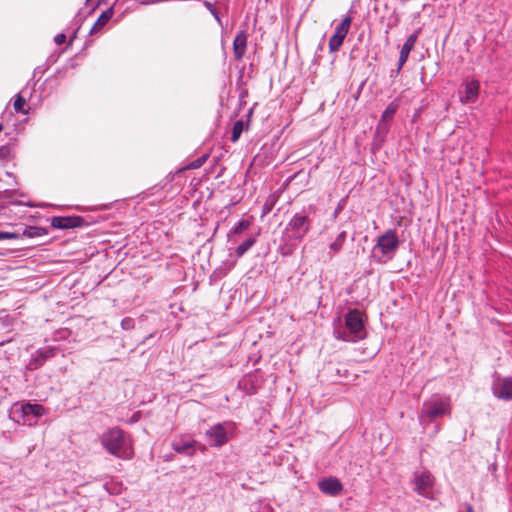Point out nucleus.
Masks as SVG:
<instances>
[{"instance_id": "1", "label": "nucleus", "mask_w": 512, "mask_h": 512, "mask_svg": "<svg viewBox=\"0 0 512 512\" xmlns=\"http://www.w3.org/2000/svg\"><path fill=\"white\" fill-rule=\"evenodd\" d=\"M102 447L111 455L121 459H131L134 455L132 439L129 434L113 427L100 436Z\"/></svg>"}, {"instance_id": "2", "label": "nucleus", "mask_w": 512, "mask_h": 512, "mask_svg": "<svg viewBox=\"0 0 512 512\" xmlns=\"http://www.w3.org/2000/svg\"><path fill=\"white\" fill-rule=\"evenodd\" d=\"M345 328H334L333 335L336 339L345 342H358L366 337L362 313L357 309L349 310L345 317Z\"/></svg>"}, {"instance_id": "3", "label": "nucleus", "mask_w": 512, "mask_h": 512, "mask_svg": "<svg viewBox=\"0 0 512 512\" xmlns=\"http://www.w3.org/2000/svg\"><path fill=\"white\" fill-rule=\"evenodd\" d=\"M399 245L397 232L394 229H388L377 238L372 248V258L378 263H386L394 257Z\"/></svg>"}, {"instance_id": "4", "label": "nucleus", "mask_w": 512, "mask_h": 512, "mask_svg": "<svg viewBox=\"0 0 512 512\" xmlns=\"http://www.w3.org/2000/svg\"><path fill=\"white\" fill-rule=\"evenodd\" d=\"M450 412V398L435 394L424 401L419 414V421L427 425L444 415L450 414Z\"/></svg>"}, {"instance_id": "5", "label": "nucleus", "mask_w": 512, "mask_h": 512, "mask_svg": "<svg viewBox=\"0 0 512 512\" xmlns=\"http://www.w3.org/2000/svg\"><path fill=\"white\" fill-rule=\"evenodd\" d=\"M45 413V408L40 404H14L9 412V418L17 424L33 426Z\"/></svg>"}, {"instance_id": "6", "label": "nucleus", "mask_w": 512, "mask_h": 512, "mask_svg": "<svg viewBox=\"0 0 512 512\" xmlns=\"http://www.w3.org/2000/svg\"><path fill=\"white\" fill-rule=\"evenodd\" d=\"M311 228V219L305 211L295 213L287 225L285 226L282 234L288 240L301 242Z\"/></svg>"}, {"instance_id": "7", "label": "nucleus", "mask_w": 512, "mask_h": 512, "mask_svg": "<svg viewBox=\"0 0 512 512\" xmlns=\"http://www.w3.org/2000/svg\"><path fill=\"white\" fill-rule=\"evenodd\" d=\"M414 491L429 500L435 499V477L427 469L417 470L413 474Z\"/></svg>"}, {"instance_id": "8", "label": "nucleus", "mask_w": 512, "mask_h": 512, "mask_svg": "<svg viewBox=\"0 0 512 512\" xmlns=\"http://www.w3.org/2000/svg\"><path fill=\"white\" fill-rule=\"evenodd\" d=\"M235 428L233 422L217 423L211 426L206 432V440L212 447H221L225 445L231 438V434Z\"/></svg>"}, {"instance_id": "9", "label": "nucleus", "mask_w": 512, "mask_h": 512, "mask_svg": "<svg viewBox=\"0 0 512 512\" xmlns=\"http://www.w3.org/2000/svg\"><path fill=\"white\" fill-rule=\"evenodd\" d=\"M351 23L352 17L350 15H346L341 22L337 24L335 27V33L329 39L330 52H335L341 47L350 30Z\"/></svg>"}, {"instance_id": "10", "label": "nucleus", "mask_w": 512, "mask_h": 512, "mask_svg": "<svg viewBox=\"0 0 512 512\" xmlns=\"http://www.w3.org/2000/svg\"><path fill=\"white\" fill-rule=\"evenodd\" d=\"M59 349L55 346H45L37 349L32 355L27 364L28 370H37L41 368L45 362L53 357H55L58 353Z\"/></svg>"}, {"instance_id": "11", "label": "nucleus", "mask_w": 512, "mask_h": 512, "mask_svg": "<svg viewBox=\"0 0 512 512\" xmlns=\"http://www.w3.org/2000/svg\"><path fill=\"white\" fill-rule=\"evenodd\" d=\"M493 394L498 399L505 401L512 400V378H497L493 382L492 386Z\"/></svg>"}, {"instance_id": "12", "label": "nucleus", "mask_w": 512, "mask_h": 512, "mask_svg": "<svg viewBox=\"0 0 512 512\" xmlns=\"http://www.w3.org/2000/svg\"><path fill=\"white\" fill-rule=\"evenodd\" d=\"M463 90L459 91V98L463 104L475 103L478 99L480 83L478 80L465 81Z\"/></svg>"}, {"instance_id": "13", "label": "nucleus", "mask_w": 512, "mask_h": 512, "mask_svg": "<svg viewBox=\"0 0 512 512\" xmlns=\"http://www.w3.org/2000/svg\"><path fill=\"white\" fill-rule=\"evenodd\" d=\"M318 488L325 495L337 496L343 491V484L336 477H328L318 482Z\"/></svg>"}, {"instance_id": "14", "label": "nucleus", "mask_w": 512, "mask_h": 512, "mask_svg": "<svg viewBox=\"0 0 512 512\" xmlns=\"http://www.w3.org/2000/svg\"><path fill=\"white\" fill-rule=\"evenodd\" d=\"M84 219L81 216H56L51 220V226L55 229H70L82 226Z\"/></svg>"}, {"instance_id": "15", "label": "nucleus", "mask_w": 512, "mask_h": 512, "mask_svg": "<svg viewBox=\"0 0 512 512\" xmlns=\"http://www.w3.org/2000/svg\"><path fill=\"white\" fill-rule=\"evenodd\" d=\"M416 41H417V35L416 34H411L406 39L405 43L403 44V46H402V48L400 50L398 67L396 69V73L397 74L400 73L403 65L407 62L409 54L412 51V49L414 48V46L416 44Z\"/></svg>"}, {"instance_id": "16", "label": "nucleus", "mask_w": 512, "mask_h": 512, "mask_svg": "<svg viewBox=\"0 0 512 512\" xmlns=\"http://www.w3.org/2000/svg\"><path fill=\"white\" fill-rule=\"evenodd\" d=\"M195 440H193L190 437L181 436L178 438H175L172 441V448L175 452L179 454H192V449L195 446Z\"/></svg>"}, {"instance_id": "17", "label": "nucleus", "mask_w": 512, "mask_h": 512, "mask_svg": "<svg viewBox=\"0 0 512 512\" xmlns=\"http://www.w3.org/2000/svg\"><path fill=\"white\" fill-rule=\"evenodd\" d=\"M247 49V34L244 30L239 31L233 41V52L236 60H241Z\"/></svg>"}, {"instance_id": "18", "label": "nucleus", "mask_w": 512, "mask_h": 512, "mask_svg": "<svg viewBox=\"0 0 512 512\" xmlns=\"http://www.w3.org/2000/svg\"><path fill=\"white\" fill-rule=\"evenodd\" d=\"M347 239V232L342 230L336 236V238L329 244L328 256L329 258H333L337 255L343 248Z\"/></svg>"}, {"instance_id": "19", "label": "nucleus", "mask_w": 512, "mask_h": 512, "mask_svg": "<svg viewBox=\"0 0 512 512\" xmlns=\"http://www.w3.org/2000/svg\"><path fill=\"white\" fill-rule=\"evenodd\" d=\"M114 10L112 7L106 9L101 13L97 21L94 23L93 27L90 30V34L97 33L100 29H102L109 20L113 17Z\"/></svg>"}, {"instance_id": "20", "label": "nucleus", "mask_w": 512, "mask_h": 512, "mask_svg": "<svg viewBox=\"0 0 512 512\" xmlns=\"http://www.w3.org/2000/svg\"><path fill=\"white\" fill-rule=\"evenodd\" d=\"M300 242L294 240H288L285 235L281 236V245L279 246V253L283 257L290 256L294 253L296 247Z\"/></svg>"}, {"instance_id": "21", "label": "nucleus", "mask_w": 512, "mask_h": 512, "mask_svg": "<svg viewBox=\"0 0 512 512\" xmlns=\"http://www.w3.org/2000/svg\"><path fill=\"white\" fill-rule=\"evenodd\" d=\"M257 236L253 235L244 240L240 245L235 248L237 258H241L248 250H250L256 243Z\"/></svg>"}, {"instance_id": "22", "label": "nucleus", "mask_w": 512, "mask_h": 512, "mask_svg": "<svg viewBox=\"0 0 512 512\" xmlns=\"http://www.w3.org/2000/svg\"><path fill=\"white\" fill-rule=\"evenodd\" d=\"M47 233H48V231L43 227L27 226L24 229L22 236L27 237V238H36V237L44 236Z\"/></svg>"}, {"instance_id": "23", "label": "nucleus", "mask_w": 512, "mask_h": 512, "mask_svg": "<svg viewBox=\"0 0 512 512\" xmlns=\"http://www.w3.org/2000/svg\"><path fill=\"white\" fill-rule=\"evenodd\" d=\"M250 226V222L248 220H239L234 224V226L231 228V230L228 233L229 239H231L232 236H235L242 231L248 229Z\"/></svg>"}, {"instance_id": "24", "label": "nucleus", "mask_w": 512, "mask_h": 512, "mask_svg": "<svg viewBox=\"0 0 512 512\" xmlns=\"http://www.w3.org/2000/svg\"><path fill=\"white\" fill-rule=\"evenodd\" d=\"M246 129V125L243 120H237L232 128L231 141L235 143L240 138L242 132Z\"/></svg>"}, {"instance_id": "25", "label": "nucleus", "mask_w": 512, "mask_h": 512, "mask_svg": "<svg viewBox=\"0 0 512 512\" xmlns=\"http://www.w3.org/2000/svg\"><path fill=\"white\" fill-rule=\"evenodd\" d=\"M398 109V104L396 102H391L382 113V120L392 119Z\"/></svg>"}, {"instance_id": "26", "label": "nucleus", "mask_w": 512, "mask_h": 512, "mask_svg": "<svg viewBox=\"0 0 512 512\" xmlns=\"http://www.w3.org/2000/svg\"><path fill=\"white\" fill-rule=\"evenodd\" d=\"M207 158H208V154H203L200 157H198L197 159L191 161L185 167V169H188V170L198 169V168H200L206 162Z\"/></svg>"}, {"instance_id": "27", "label": "nucleus", "mask_w": 512, "mask_h": 512, "mask_svg": "<svg viewBox=\"0 0 512 512\" xmlns=\"http://www.w3.org/2000/svg\"><path fill=\"white\" fill-rule=\"evenodd\" d=\"M239 385L242 386L249 395L255 394L257 391L256 386L252 383L250 378H244Z\"/></svg>"}, {"instance_id": "28", "label": "nucleus", "mask_w": 512, "mask_h": 512, "mask_svg": "<svg viewBox=\"0 0 512 512\" xmlns=\"http://www.w3.org/2000/svg\"><path fill=\"white\" fill-rule=\"evenodd\" d=\"M25 104H26L25 98L21 94L16 95L14 104H13L14 110L18 113H25V110H24Z\"/></svg>"}, {"instance_id": "29", "label": "nucleus", "mask_w": 512, "mask_h": 512, "mask_svg": "<svg viewBox=\"0 0 512 512\" xmlns=\"http://www.w3.org/2000/svg\"><path fill=\"white\" fill-rule=\"evenodd\" d=\"M235 264H236L235 261L224 262L223 266L218 267L215 270V273L218 274L219 276H225L230 270H232L234 268Z\"/></svg>"}, {"instance_id": "30", "label": "nucleus", "mask_w": 512, "mask_h": 512, "mask_svg": "<svg viewBox=\"0 0 512 512\" xmlns=\"http://www.w3.org/2000/svg\"><path fill=\"white\" fill-rule=\"evenodd\" d=\"M204 6L207 8V10L213 15V17L215 18V20L217 21V23L219 25L222 26V20H221V17L219 16V13L218 11L216 10L215 6L209 2V1H204Z\"/></svg>"}, {"instance_id": "31", "label": "nucleus", "mask_w": 512, "mask_h": 512, "mask_svg": "<svg viewBox=\"0 0 512 512\" xmlns=\"http://www.w3.org/2000/svg\"><path fill=\"white\" fill-rule=\"evenodd\" d=\"M135 327V320L131 317H125L121 320V328L124 330H132Z\"/></svg>"}, {"instance_id": "32", "label": "nucleus", "mask_w": 512, "mask_h": 512, "mask_svg": "<svg viewBox=\"0 0 512 512\" xmlns=\"http://www.w3.org/2000/svg\"><path fill=\"white\" fill-rule=\"evenodd\" d=\"M21 236L15 232H6L0 231V241L1 240H10V239H19Z\"/></svg>"}, {"instance_id": "33", "label": "nucleus", "mask_w": 512, "mask_h": 512, "mask_svg": "<svg viewBox=\"0 0 512 512\" xmlns=\"http://www.w3.org/2000/svg\"><path fill=\"white\" fill-rule=\"evenodd\" d=\"M54 41L57 45H61L66 41V35L63 33L57 34L54 38Z\"/></svg>"}, {"instance_id": "34", "label": "nucleus", "mask_w": 512, "mask_h": 512, "mask_svg": "<svg viewBox=\"0 0 512 512\" xmlns=\"http://www.w3.org/2000/svg\"><path fill=\"white\" fill-rule=\"evenodd\" d=\"M271 210H272V203L269 204L268 202H266L262 208V215L264 216V215L268 214Z\"/></svg>"}, {"instance_id": "35", "label": "nucleus", "mask_w": 512, "mask_h": 512, "mask_svg": "<svg viewBox=\"0 0 512 512\" xmlns=\"http://www.w3.org/2000/svg\"><path fill=\"white\" fill-rule=\"evenodd\" d=\"M473 511H474V510H473L472 505L467 504V505H466V512H473Z\"/></svg>"}, {"instance_id": "36", "label": "nucleus", "mask_w": 512, "mask_h": 512, "mask_svg": "<svg viewBox=\"0 0 512 512\" xmlns=\"http://www.w3.org/2000/svg\"><path fill=\"white\" fill-rule=\"evenodd\" d=\"M80 17H81V11L77 14L75 21L76 22L80 21Z\"/></svg>"}, {"instance_id": "37", "label": "nucleus", "mask_w": 512, "mask_h": 512, "mask_svg": "<svg viewBox=\"0 0 512 512\" xmlns=\"http://www.w3.org/2000/svg\"><path fill=\"white\" fill-rule=\"evenodd\" d=\"M94 10H95V7L90 8L88 11V14H91L92 12H94Z\"/></svg>"}, {"instance_id": "38", "label": "nucleus", "mask_w": 512, "mask_h": 512, "mask_svg": "<svg viewBox=\"0 0 512 512\" xmlns=\"http://www.w3.org/2000/svg\"><path fill=\"white\" fill-rule=\"evenodd\" d=\"M268 512H274L270 506L267 507Z\"/></svg>"}, {"instance_id": "39", "label": "nucleus", "mask_w": 512, "mask_h": 512, "mask_svg": "<svg viewBox=\"0 0 512 512\" xmlns=\"http://www.w3.org/2000/svg\"><path fill=\"white\" fill-rule=\"evenodd\" d=\"M2 129H3V126H2V124H0V132L2 131Z\"/></svg>"}, {"instance_id": "40", "label": "nucleus", "mask_w": 512, "mask_h": 512, "mask_svg": "<svg viewBox=\"0 0 512 512\" xmlns=\"http://www.w3.org/2000/svg\"><path fill=\"white\" fill-rule=\"evenodd\" d=\"M91 0H86V5H88V3L90 2Z\"/></svg>"}]
</instances>
